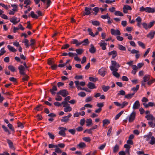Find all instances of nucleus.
I'll use <instances>...</instances> for the list:
<instances>
[{"label":"nucleus","mask_w":155,"mask_h":155,"mask_svg":"<svg viewBox=\"0 0 155 155\" xmlns=\"http://www.w3.org/2000/svg\"><path fill=\"white\" fill-rule=\"evenodd\" d=\"M136 115V113L134 111L132 112L127 117L126 120H124V121L127 122L128 120L129 122L132 123L134 120Z\"/></svg>","instance_id":"f257e3e1"},{"label":"nucleus","mask_w":155,"mask_h":155,"mask_svg":"<svg viewBox=\"0 0 155 155\" xmlns=\"http://www.w3.org/2000/svg\"><path fill=\"white\" fill-rule=\"evenodd\" d=\"M140 11L141 12L145 11L147 12L153 13L155 12V9L150 7L144 8L142 6L140 8Z\"/></svg>","instance_id":"f03ea898"},{"label":"nucleus","mask_w":155,"mask_h":155,"mask_svg":"<svg viewBox=\"0 0 155 155\" xmlns=\"http://www.w3.org/2000/svg\"><path fill=\"white\" fill-rule=\"evenodd\" d=\"M111 65L110 66V70H114L115 69H118L120 67L119 64L115 61H111Z\"/></svg>","instance_id":"7ed1b4c3"},{"label":"nucleus","mask_w":155,"mask_h":155,"mask_svg":"<svg viewBox=\"0 0 155 155\" xmlns=\"http://www.w3.org/2000/svg\"><path fill=\"white\" fill-rule=\"evenodd\" d=\"M58 129L60 130V131L58 133V134L63 137H65L66 135L65 131L67 130L66 128L59 127Z\"/></svg>","instance_id":"20e7f679"},{"label":"nucleus","mask_w":155,"mask_h":155,"mask_svg":"<svg viewBox=\"0 0 155 155\" xmlns=\"http://www.w3.org/2000/svg\"><path fill=\"white\" fill-rule=\"evenodd\" d=\"M57 94H60L64 97H65L68 94V91L66 90H60L57 93Z\"/></svg>","instance_id":"39448f33"},{"label":"nucleus","mask_w":155,"mask_h":155,"mask_svg":"<svg viewBox=\"0 0 155 155\" xmlns=\"http://www.w3.org/2000/svg\"><path fill=\"white\" fill-rule=\"evenodd\" d=\"M106 72V68H105L102 67L99 70L98 73L101 76L104 77V76Z\"/></svg>","instance_id":"423d86ee"},{"label":"nucleus","mask_w":155,"mask_h":155,"mask_svg":"<svg viewBox=\"0 0 155 155\" xmlns=\"http://www.w3.org/2000/svg\"><path fill=\"white\" fill-rule=\"evenodd\" d=\"M10 21L14 25H15L20 21V19H17L16 17H13L10 19Z\"/></svg>","instance_id":"0eeeda50"},{"label":"nucleus","mask_w":155,"mask_h":155,"mask_svg":"<svg viewBox=\"0 0 155 155\" xmlns=\"http://www.w3.org/2000/svg\"><path fill=\"white\" fill-rule=\"evenodd\" d=\"M98 45L103 50H105L106 49V46L107 45V44L104 43V41L101 40V42L99 43Z\"/></svg>","instance_id":"6e6552de"},{"label":"nucleus","mask_w":155,"mask_h":155,"mask_svg":"<svg viewBox=\"0 0 155 155\" xmlns=\"http://www.w3.org/2000/svg\"><path fill=\"white\" fill-rule=\"evenodd\" d=\"M110 31L112 35H120V32L118 30H115L114 29H111Z\"/></svg>","instance_id":"1a4fd4ad"},{"label":"nucleus","mask_w":155,"mask_h":155,"mask_svg":"<svg viewBox=\"0 0 155 155\" xmlns=\"http://www.w3.org/2000/svg\"><path fill=\"white\" fill-rule=\"evenodd\" d=\"M19 71V73L21 75H25V68L22 65H20L18 67Z\"/></svg>","instance_id":"9d476101"},{"label":"nucleus","mask_w":155,"mask_h":155,"mask_svg":"<svg viewBox=\"0 0 155 155\" xmlns=\"http://www.w3.org/2000/svg\"><path fill=\"white\" fill-rule=\"evenodd\" d=\"M108 54L109 56L112 55V58L114 59L117 56V52L116 51L113 50L108 52Z\"/></svg>","instance_id":"9b49d317"},{"label":"nucleus","mask_w":155,"mask_h":155,"mask_svg":"<svg viewBox=\"0 0 155 155\" xmlns=\"http://www.w3.org/2000/svg\"><path fill=\"white\" fill-rule=\"evenodd\" d=\"M123 12L125 13H127L128 12L127 10H131L132 9L131 8L129 5H124L123 8Z\"/></svg>","instance_id":"f8f14e48"},{"label":"nucleus","mask_w":155,"mask_h":155,"mask_svg":"<svg viewBox=\"0 0 155 155\" xmlns=\"http://www.w3.org/2000/svg\"><path fill=\"white\" fill-rule=\"evenodd\" d=\"M135 21H137V25L139 27H141V25L142 23H141L142 21V18L140 16H138L137 18L135 19Z\"/></svg>","instance_id":"ddd939ff"},{"label":"nucleus","mask_w":155,"mask_h":155,"mask_svg":"<svg viewBox=\"0 0 155 155\" xmlns=\"http://www.w3.org/2000/svg\"><path fill=\"white\" fill-rule=\"evenodd\" d=\"M91 9H92L91 8H88L87 7H85L84 9V15H88L90 14Z\"/></svg>","instance_id":"4468645a"},{"label":"nucleus","mask_w":155,"mask_h":155,"mask_svg":"<svg viewBox=\"0 0 155 155\" xmlns=\"http://www.w3.org/2000/svg\"><path fill=\"white\" fill-rule=\"evenodd\" d=\"M112 71L113 75L116 78H118L120 76V74L117 72L118 69H115L114 70H111Z\"/></svg>","instance_id":"2eb2a0df"},{"label":"nucleus","mask_w":155,"mask_h":155,"mask_svg":"<svg viewBox=\"0 0 155 155\" xmlns=\"http://www.w3.org/2000/svg\"><path fill=\"white\" fill-rule=\"evenodd\" d=\"M143 105L146 108H147L149 107H153L155 106V104L154 102H149L148 104L145 103H143Z\"/></svg>","instance_id":"dca6fc26"},{"label":"nucleus","mask_w":155,"mask_h":155,"mask_svg":"<svg viewBox=\"0 0 155 155\" xmlns=\"http://www.w3.org/2000/svg\"><path fill=\"white\" fill-rule=\"evenodd\" d=\"M140 106L139 102L138 101H136L134 104L133 109L135 110L138 109Z\"/></svg>","instance_id":"f3484780"},{"label":"nucleus","mask_w":155,"mask_h":155,"mask_svg":"<svg viewBox=\"0 0 155 155\" xmlns=\"http://www.w3.org/2000/svg\"><path fill=\"white\" fill-rule=\"evenodd\" d=\"M155 34V32L151 31L147 35V36L148 38L151 39L153 38Z\"/></svg>","instance_id":"a211bd4d"},{"label":"nucleus","mask_w":155,"mask_h":155,"mask_svg":"<svg viewBox=\"0 0 155 155\" xmlns=\"http://www.w3.org/2000/svg\"><path fill=\"white\" fill-rule=\"evenodd\" d=\"M72 43L74 44H76V46H79L81 44V43L79 42L77 39H73L72 41Z\"/></svg>","instance_id":"6ab92c4d"},{"label":"nucleus","mask_w":155,"mask_h":155,"mask_svg":"<svg viewBox=\"0 0 155 155\" xmlns=\"http://www.w3.org/2000/svg\"><path fill=\"white\" fill-rule=\"evenodd\" d=\"M91 48L89 49V51L91 53H94L96 51V49L92 44L90 45Z\"/></svg>","instance_id":"aec40b11"},{"label":"nucleus","mask_w":155,"mask_h":155,"mask_svg":"<svg viewBox=\"0 0 155 155\" xmlns=\"http://www.w3.org/2000/svg\"><path fill=\"white\" fill-rule=\"evenodd\" d=\"M87 86L89 88L91 89H93L96 88L95 84L91 82L88 83Z\"/></svg>","instance_id":"412c9836"},{"label":"nucleus","mask_w":155,"mask_h":155,"mask_svg":"<svg viewBox=\"0 0 155 155\" xmlns=\"http://www.w3.org/2000/svg\"><path fill=\"white\" fill-rule=\"evenodd\" d=\"M152 133L150 132L149 134L147 135H144L143 137L144 138L146 139V141L149 140L152 137Z\"/></svg>","instance_id":"4be33fe9"},{"label":"nucleus","mask_w":155,"mask_h":155,"mask_svg":"<svg viewBox=\"0 0 155 155\" xmlns=\"http://www.w3.org/2000/svg\"><path fill=\"white\" fill-rule=\"evenodd\" d=\"M150 79V75L148 74L145 75L143 78V82H148Z\"/></svg>","instance_id":"5701e85b"},{"label":"nucleus","mask_w":155,"mask_h":155,"mask_svg":"<svg viewBox=\"0 0 155 155\" xmlns=\"http://www.w3.org/2000/svg\"><path fill=\"white\" fill-rule=\"evenodd\" d=\"M72 110L71 107L70 106V105L65 107L64 108V111L65 112H70Z\"/></svg>","instance_id":"b1692460"},{"label":"nucleus","mask_w":155,"mask_h":155,"mask_svg":"<svg viewBox=\"0 0 155 155\" xmlns=\"http://www.w3.org/2000/svg\"><path fill=\"white\" fill-rule=\"evenodd\" d=\"M86 146L84 142H81L77 145V147L80 148H83Z\"/></svg>","instance_id":"393cba45"},{"label":"nucleus","mask_w":155,"mask_h":155,"mask_svg":"<svg viewBox=\"0 0 155 155\" xmlns=\"http://www.w3.org/2000/svg\"><path fill=\"white\" fill-rule=\"evenodd\" d=\"M74 83L75 84V86L78 89V90H84V89H83V88H82L79 85V81H74Z\"/></svg>","instance_id":"a878e982"},{"label":"nucleus","mask_w":155,"mask_h":155,"mask_svg":"<svg viewBox=\"0 0 155 155\" xmlns=\"http://www.w3.org/2000/svg\"><path fill=\"white\" fill-rule=\"evenodd\" d=\"M119 146L117 144H116L113 147V152L114 153H117L119 150Z\"/></svg>","instance_id":"bb28decb"},{"label":"nucleus","mask_w":155,"mask_h":155,"mask_svg":"<svg viewBox=\"0 0 155 155\" xmlns=\"http://www.w3.org/2000/svg\"><path fill=\"white\" fill-rule=\"evenodd\" d=\"M7 48L9 51L12 52H15L17 51L15 48L10 45H8L7 46Z\"/></svg>","instance_id":"cd10ccee"},{"label":"nucleus","mask_w":155,"mask_h":155,"mask_svg":"<svg viewBox=\"0 0 155 155\" xmlns=\"http://www.w3.org/2000/svg\"><path fill=\"white\" fill-rule=\"evenodd\" d=\"M86 123H87L86 126H89L92 124V120L91 118L87 119L86 120Z\"/></svg>","instance_id":"c85d7f7f"},{"label":"nucleus","mask_w":155,"mask_h":155,"mask_svg":"<svg viewBox=\"0 0 155 155\" xmlns=\"http://www.w3.org/2000/svg\"><path fill=\"white\" fill-rule=\"evenodd\" d=\"M103 126L104 127L105 125H108L110 123V121L108 119H105L103 121Z\"/></svg>","instance_id":"c756f323"},{"label":"nucleus","mask_w":155,"mask_h":155,"mask_svg":"<svg viewBox=\"0 0 155 155\" xmlns=\"http://www.w3.org/2000/svg\"><path fill=\"white\" fill-rule=\"evenodd\" d=\"M145 117L147 118V120H152L154 119V118L152 114H150L147 115Z\"/></svg>","instance_id":"7c9ffc66"},{"label":"nucleus","mask_w":155,"mask_h":155,"mask_svg":"<svg viewBox=\"0 0 155 155\" xmlns=\"http://www.w3.org/2000/svg\"><path fill=\"white\" fill-rule=\"evenodd\" d=\"M81 44H83V45L85 46L87 45L89 43V41L88 39H86L82 41H81Z\"/></svg>","instance_id":"2f4dec72"},{"label":"nucleus","mask_w":155,"mask_h":155,"mask_svg":"<svg viewBox=\"0 0 155 155\" xmlns=\"http://www.w3.org/2000/svg\"><path fill=\"white\" fill-rule=\"evenodd\" d=\"M7 140V142L9 145V146L10 148H12V149H13L14 147L13 146V143L12 141L11 140L8 139Z\"/></svg>","instance_id":"473e14b6"},{"label":"nucleus","mask_w":155,"mask_h":155,"mask_svg":"<svg viewBox=\"0 0 155 155\" xmlns=\"http://www.w3.org/2000/svg\"><path fill=\"white\" fill-rule=\"evenodd\" d=\"M8 69L12 72H14L16 71L15 68L13 66L10 65L8 67Z\"/></svg>","instance_id":"72a5a7b5"},{"label":"nucleus","mask_w":155,"mask_h":155,"mask_svg":"<svg viewBox=\"0 0 155 155\" xmlns=\"http://www.w3.org/2000/svg\"><path fill=\"white\" fill-rule=\"evenodd\" d=\"M135 93L134 92L132 94H129L125 96V98L128 99H130L131 98L133 95Z\"/></svg>","instance_id":"f704fd0d"},{"label":"nucleus","mask_w":155,"mask_h":155,"mask_svg":"<svg viewBox=\"0 0 155 155\" xmlns=\"http://www.w3.org/2000/svg\"><path fill=\"white\" fill-rule=\"evenodd\" d=\"M150 141L149 142V143L151 145H153V144H155V138L153 136L151 137L150 139Z\"/></svg>","instance_id":"c9c22d12"},{"label":"nucleus","mask_w":155,"mask_h":155,"mask_svg":"<svg viewBox=\"0 0 155 155\" xmlns=\"http://www.w3.org/2000/svg\"><path fill=\"white\" fill-rule=\"evenodd\" d=\"M128 104V102L126 101L123 102L122 104H121V108H123L125 106L127 105Z\"/></svg>","instance_id":"e433bc0d"},{"label":"nucleus","mask_w":155,"mask_h":155,"mask_svg":"<svg viewBox=\"0 0 155 155\" xmlns=\"http://www.w3.org/2000/svg\"><path fill=\"white\" fill-rule=\"evenodd\" d=\"M101 18L104 19H109L110 16H109L108 13H107L106 15H101Z\"/></svg>","instance_id":"4c0bfd02"},{"label":"nucleus","mask_w":155,"mask_h":155,"mask_svg":"<svg viewBox=\"0 0 155 155\" xmlns=\"http://www.w3.org/2000/svg\"><path fill=\"white\" fill-rule=\"evenodd\" d=\"M114 14L115 15L117 16H123V13L120 11H115Z\"/></svg>","instance_id":"58836bf2"},{"label":"nucleus","mask_w":155,"mask_h":155,"mask_svg":"<svg viewBox=\"0 0 155 155\" xmlns=\"http://www.w3.org/2000/svg\"><path fill=\"white\" fill-rule=\"evenodd\" d=\"M77 54L80 55L82 54L83 52V50L81 49H76L75 50Z\"/></svg>","instance_id":"ea45409f"},{"label":"nucleus","mask_w":155,"mask_h":155,"mask_svg":"<svg viewBox=\"0 0 155 155\" xmlns=\"http://www.w3.org/2000/svg\"><path fill=\"white\" fill-rule=\"evenodd\" d=\"M110 87L109 86H106L103 85L102 87V89L104 92L107 91L110 88Z\"/></svg>","instance_id":"a19ab883"},{"label":"nucleus","mask_w":155,"mask_h":155,"mask_svg":"<svg viewBox=\"0 0 155 155\" xmlns=\"http://www.w3.org/2000/svg\"><path fill=\"white\" fill-rule=\"evenodd\" d=\"M69 120V118H68L66 116H65L62 118L61 121L62 122L66 123Z\"/></svg>","instance_id":"79ce46f5"},{"label":"nucleus","mask_w":155,"mask_h":155,"mask_svg":"<svg viewBox=\"0 0 155 155\" xmlns=\"http://www.w3.org/2000/svg\"><path fill=\"white\" fill-rule=\"evenodd\" d=\"M124 112V111L122 110L116 116L115 119V120L117 119L120 116L123 114Z\"/></svg>","instance_id":"37998d69"},{"label":"nucleus","mask_w":155,"mask_h":155,"mask_svg":"<svg viewBox=\"0 0 155 155\" xmlns=\"http://www.w3.org/2000/svg\"><path fill=\"white\" fill-rule=\"evenodd\" d=\"M24 76V77L22 78V81H27L28 80V78L29 77L27 75H26V73H25V75H22Z\"/></svg>","instance_id":"c03bdc74"},{"label":"nucleus","mask_w":155,"mask_h":155,"mask_svg":"<svg viewBox=\"0 0 155 155\" xmlns=\"http://www.w3.org/2000/svg\"><path fill=\"white\" fill-rule=\"evenodd\" d=\"M31 17L33 18L37 19L38 18V16L36 15L35 14L34 12L33 11L31 12Z\"/></svg>","instance_id":"a18cd8bd"},{"label":"nucleus","mask_w":155,"mask_h":155,"mask_svg":"<svg viewBox=\"0 0 155 155\" xmlns=\"http://www.w3.org/2000/svg\"><path fill=\"white\" fill-rule=\"evenodd\" d=\"M2 127L4 129L5 132H8L9 134H10V131L8 130V128L4 125H2Z\"/></svg>","instance_id":"49530a36"},{"label":"nucleus","mask_w":155,"mask_h":155,"mask_svg":"<svg viewBox=\"0 0 155 155\" xmlns=\"http://www.w3.org/2000/svg\"><path fill=\"white\" fill-rule=\"evenodd\" d=\"M55 152L58 153H62V150L58 147V146H57L55 149Z\"/></svg>","instance_id":"de8ad7c7"},{"label":"nucleus","mask_w":155,"mask_h":155,"mask_svg":"<svg viewBox=\"0 0 155 155\" xmlns=\"http://www.w3.org/2000/svg\"><path fill=\"white\" fill-rule=\"evenodd\" d=\"M118 48L121 51H125L126 48L121 45H118Z\"/></svg>","instance_id":"09e8293b"},{"label":"nucleus","mask_w":155,"mask_h":155,"mask_svg":"<svg viewBox=\"0 0 155 155\" xmlns=\"http://www.w3.org/2000/svg\"><path fill=\"white\" fill-rule=\"evenodd\" d=\"M143 28L146 30L149 29L148 26V24L145 22H143L142 24Z\"/></svg>","instance_id":"8fccbe9b"},{"label":"nucleus","mask_w":155,"mask_h":155,"mask_svg":"<svg viewBox=\"0 0 155 155\" xmlns=\"http://www.w3.org/2000/svg\"><path fill=\"white\" fill-rule=\"evenodd\" d=\"M28 41L27 39H25L23 42V43L25 44V45L26 46L27 48H28L29 46L28 44Z\"/></svg>","instance_id":"3c124183"},{"label":"nucleus","mask_w":155,"mask_h":155,"mask_svg":"<svg viewBox=\"0 0 155 155\" xmlns=\"http://www.w3.org/2000/svg\"><path fill=\"white\" fill-rule=\"evenodd\" d=\"M6 51L5 50V48H3L1 49L0 50V56L4 54Z\"/></svg>","instance_id":"603ef678"},{"label":"nucleus","mask_w":155,"mask_h":155,"mask_svg":"<svg viewBox=\"0 0 155 155\" xmlns=\"http://www.w3.org/2000/svg\"><path fill=\"white\" fill-rule=\"evenodd\" d=\"M137 43L139 45L140 47H141L142 48H145V46L144 44L142 43V42L140 41H138L137 42Z\"/></svg>","instance_id":"864d4df0"},{"label":"nucleus","mask_w":155,"mask_h":155,"mask_svg":"<svg viewBox=\"0 0 155 155\" xmlns=\"http://www.w3.org/2000/svg\"><path fill=\"white\" fill-rule=\"evenodd\" d=\"M92 24L94 25L98 26L99 25L100 22L97 21H92Z\"/></svg>","instance_id":"5fc2aeb1"},{"label":"nucleus","mask_w":155,"mask_h":155,"mask_svg":"<svg viewBox=\"0 0 155 155\" xmlns=\"http://www.w3.org/2000/svg\"><path fill=\"white\" fill-rule=\"evenodd\" d=\"M139 85H136V87H134L131 88V90L134 91H137L138 89H139Z\"/></svg>","instance_id":"6e6d98bb"},{"label":"nucleus","mask_w":155,"mask_h":155,"mask_svg":"<svg viewBox=\"0 0 155 155\" xmlns=\"http://www.w3.org/2000/svg\"><path fill=\"white\" fill-rule=\"evenodd\" d=\"M155 23V21H153L151 22H150L148 24V26L149 29L150 28L152 27Z\"/></svg>","instance_id":"4d7b16f0"},{"label":"nucleus","mask_w":155,"mask_h":155,"mask_svg":"<svg viewBox=\"0 0 155 155\" xmlns=\"http://www.w3.org/2000/svg\"><path fill=\"white\" fill-rule=\"evenodd\" d=\"M61 104L63 105V106L64 107L69 105V104L68 103L67 101H65L62 102Z\"/></svg>","instance_id":"13d9d810"},{"label":"nucleus","mask_w":155,"mask_h":155,"mask_svg":"<svg viewBox=\"0 0 155 155\" xmlns=\"http://www.w3.org/2000/svg\"><path fill=\"white\" fill-rule=\"evenodd\" d=\"M100 9L98 8L97 7H96L94 8L93 9V10L94 11V12H95V15H96L97 14V12L99 11V9Z\"/></svg>","instance_id":"bf43d9fd"},{"label":"nucleus","mask_w":155,"mask_h":155,"mask_svg":"<svg viewBox=\"0 0 155 155\" xmlns=\"http://www.w3.org/2000/svg\"><path fill=\"white\" fill-rule=\"evenodd\" d=\"M88 31L89 32V34L92 37H94V35L93 33L92 32V30L91 29L88 28Z\"/></svg>","instance_id":"052dcab7"},{"label":"nucleus","mask_w":155,"mask_h":155,"mask_svg":"<svg viewBox=\"0 0 155 155\" xmlns=\"http://www.w3.org/2000/svg\"><path fill=\"white\" fill-rule=\"evenodd\" d=\"M125 94V92L124 90H120L119 91V93H118L119 95H124Z\"/></svg>","instance_id":"680f3d73"},{"label":"nucleus","mask_w":155,"mask_h":155,"mask_svg":"<svg viewBox=\"0 0 155 155\" xmlns=\"http://www.w3.org/2000/svg\"><path fill=\"white\" fill-rule=\"evenodd\" d=\"M78 95L81 97H84L86 96V94L84 92H81L78 94Z\"/></svg>","instance_id":"e2e57ef3"},{"label":"nucleus","mask_w":155,"mask_h":155,"mask_svg":"<svg viewBox=\"0 0 155 155\" xmlns=\"http://www.w3.org/2000/svg\"><path fill=\"white\" fill-rule=\"evenodd\" d=\"M92 100V97H87L85 100V101L86 102H88L91 101Z\"/></svg>","instance_id":"0e129e2a"},{"label":"nucleus","mask_w":155,"mask_h":155,"mask_svg":"<svg viewBox=\"0 0 155 155\" xmlns=\"http://www.w3.org/2000/svg\"><path fill=\"white\" fill-rule=\"evenodd\" d=\"M83 140L86 142H90L91 139L89 137H84L83 138Z\"/></svg>","instance_id":"69168bd1"},{"label":"nucleus","mask_w":155,"mask_h":155,"mask_svg":"<svg viewBox=\"0 0 155 155\" xmlns=\"http://www.w3.org/2000/svg\"><path fill=\"white\" fill-rule=\"evenodd\" d=\"M83 78V76L82 75H76L74 77V78L76 79H81Z\"/></svg>","instance_id":"338daca9"},{"label":"nucleus","mask_w":155,"mask_h":155,"mask_svg":"<svg viewBox=\"0 0 155 155\" xmlns=\"http://www.w3.org/2000/svg\"><path fill=\"white\" fill-rule=\"evenodd\" d=\"M58 146V147H59L61 148H63L65 147V144L63 143H60L57 145Z\"/></svg>","instance_id":"774afa93"}]
</instances>
